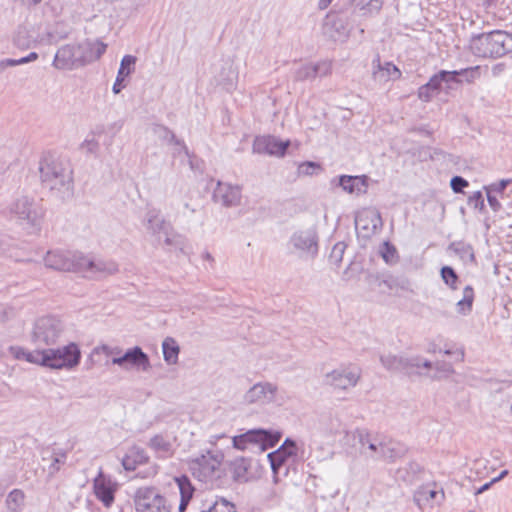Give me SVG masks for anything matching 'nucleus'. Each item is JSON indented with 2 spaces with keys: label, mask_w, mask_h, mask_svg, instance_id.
I'll list each match as a JSON object with an SVG mask.
<instances>
[{
  "label": "nucleus",
  "mask_w": 512,
  "mask_h": 512,
  "mask_svg": "<svg viewBox=\"0 0 512 512\" xmlns=\"http://www.w3.org/2000/svg\"><path fill=\"white\" fill-rule=\"evenodd\" d=\"M41 184L51 196L66 200L73 195V171L70 164L53 155H45L39 161Z\"/></svg>",
  "instance_id": "nucleus-1"
},
{
  "label": "nucleus",
  "mask_w": 512,
  "mask_h": 512,
  "mask_svg": "<svg viewBox=\"0 0 512 512\" xmlns=\"http://www.w3.org/2000/svg\"><path fill=\"white\" fill-rule=\"evenodd\" d=\"M10 215L16 218L30 235H40L46 210L40 201L28 195L15 198L8 206Z\"/></svg>",
  "instance_id": "nucleus-2"
},
{
  "label": "nucleus",
  "mask_w": 512,
  "mask_h": 512,
  "mask_svg": "<svg viewBox=\"0 0 512 512\" xmlns=\"http://www.w3.org/2000/svg\"><path fill=\"white\" fill-rule=\"evenodd\" d=\"M470 50L482 58H499L512 52V34L494 30L489 33L474 35L470 39Z\"/></svg>",
  "instance_id": "nucleus-3"
},
{
  "label": "nucleus",
  "mask_w": 512,
  "mask_h": 512,
  "mask_svg": "<svg viewBox=\"0 0 512 512\" xmlns=\"http://www.w3.org/2000/svg\"><path fill=\"white\" fill-rule=\"evenodd\" d=\"M30 357V363L51 369H73L80 363L81 351L78 345L71 342L63 347L36 350Z\"/></svg>",
  "instance_id": "nucleus-4"
},
{
  "label": "nucleus",
  "mask_w": 512,
  "mask_h": 512,
  "mask_svg": "<svg viewBox=\"0 0 512 512\" xmlns=\"http://www.w3.org/2000/svg\"><path fill=\"white\" fill-rule=\"evenodd\" d=\"M64 333L63 322L53 316L39 318L33 327L31 341L36 350L45 349L46 346L55 345Z\"/></svg>",
  "instance_id": "nucleus-5"
},
{
  "label": "nucleus",
  "mask_w": 512,
  "mask_h": 512,
  "mask_svg": "<svg viewBox=\"0 0 512 512\" xmlns=\"http://www.w3.org/2000/svg\"><path fill=\"white\" fill-rule=\"evenodd\" d=\"M282 434L279 431L252 429L247 432L233 436L232 444L237 450H245L249 447H257L265 451L274 447L280 440Z\"/></svg>",
  "instance_id": "nucleus-6"
},
{
  "label": "nucleus",
  "mask_w": 512,
  "mask_h": 512,
  "mask_svg": "<svg viewBox=\"0 0 512 512\" xmlns=\"http://www.w3.org/2000/svg\"><path fill=\"white\" fill-rule=\"evenodd\" d=\"M136 512H171L166 498L155 487H141L134 496Z\"/></svg>",
  "instance_id": "nucleus-7"
},
{
  "label": "nucleus",
  "mask_w": 512,
  "mask_h": 512,
  "mask_svg": "<svg viewBox=\"0 0 512 512\" xmlns=\"http://www.w3.org/2000/svg\"><path fill=\"white\" fill-rule=\"evenodd\" d=\"M289 243L300 254L314 258L319 250V236L317 227L311 225L296 230L290 237Z\"/></svg>",
  "instance_id": "nucleus-8"
},
{
  "label": "nucleus",
  "mask_w": 512,
  "mask_h": 512,
  "mask_svg": "<svg viewBox=\"0 0 512 512\" xmlns=\"http://www.w3.org/2000/svg\"><path fill=\"white\" fill-rule=\"evenodd\" d=\"M361 378V370L355 366H342L324 375V383L333 389L348 390Z\"/></svg>",
  "instance_id": "nucleus-9"
},
{
  "label": "nucleus",
  "mask_w": 512,
  "mask_h": 512,
  "mask_svg": "<svg viewBox=\"0 0 512 512\" xmlns=\"http://www.w3.org/2000/svg\"><path fill=\"white\" fill-rule=\"evenodd\" d=\"M80 257L78 252L51 250L46 253L44 264L49 269L78 273Z\"/></svg>",
  "instance_id": "nucleus-10"
},
{
  "label": "nucleus",
  "mask_w": 512,
  "mask_h": 512,
  "mask_svg": "<svg viewBox=\"0 0 512 512\" xmlns=\"http://www.w3.org/2000/svg\"><path fill=\"white\" fill-rule=\"evenodd\" d=\"M380 362L389 371H402L409 375L414 373L415 368L431 369L433 367L432 362L421 357L405 358L392 354L382 355Z\"/></svg>",
  "instance_id": "nucleus-11"
},
{
  "label": "nucleus",
  "mask_w": 512,
  "mask_h": 512,
  "mask_svg": "<svg viewBox=\"0 0 512 512\" xmlns=\"http://www.w3.org/2000/svg\"><path fill=\"white\" fill-rule=\"evenodd\" d=\"M78 273L84 277L100 279L118 272V265L113 261L91 260L81 254Z\"/></svg>",
  "instance_id": "nucleus-12"
},
{
  "label": "nucleus",
  "mask_w": 512,
  "mask_h": 512,
  "mask_svg": "<svg viewBox=\"0 0 512 512\" xmlns=\"http://www.w3.org/2000/svg\"><path fill=\"white\" fill-rule=\"evenodd\" d=\"M383 222L380 212L375 208H365L355 217L356 229L363 237H370L382 228Z\"/></svg>",
  "instance_id": "nucleus-13"
},
{
  "label": "nucleus",
  "mask_w": 512,
  "mask_h": 512,
  "mask_svg": "<svg viewBox=\"0 0 512 512\" xmlns=\"http://www.w3.org/2000/svg\"><path fill=\"white\" fill-rule=\"evenodd\" d=\"M112 363L124 369L133 367L141 371H148L151 368L148 355L138 346L128 349L121 356L114 357Z\"/></svg>",
  "instance_id": "nucleus-14"
},
{
  "label": "nucleus",
  "mask_w": 512,
  "mask_h": 512,
  "mask_svg": "<svg viewBox=\"0 0 512 512\" xmlns=\"http://www.w3.org/2000/svg\"><path fill=\"white\" fill-rule=\"evenodd\" d=\"M290 145V141H281L271 135L257 136L253 141V152L283 157Z\"/></svg>",
  "instance_id": "nucleus-15"
},
{
  "label": "nucleus",
  "mask_w": 512,
  "mask_h": 512,
  "mask_svg": "<svg viewBox=\"0 0 512 512\" xmlns=\"http://www.w3.org/2000/svg\"><path fill=\"white\" fill-rule=\"evenodd\" d=\"M299 448L297 443L287 438L284 443L274 452L268 454V459L271 464V468L274 473V482H278V471L282 467V465L286 462V460L290 457H296L298 454Z\"/></svg>",
  "instance_id": "nucleus-16"
},
{
  "label": "nucleus",
  "mask_w": 512,
  "mask_h": 512,
  "mask_svg": "<svg viewBox=\"0 0 512 512\" xmlns=\"http://www.w3.org/2000/svg\"><path fill=\"white\" fill-rule=\"evenodd\" d=\"M94 493L106 507H110L115 499L117 483L100 471L93 482Z\"/></svg>",
  "instance_id": "nucleus-17"
},
{
  "label": "nucleus",
  "mask_w": 512,
  "mask_h": 512,
  "mask_svg": "<svg viewBox=\"0 0 512 512\" xmlns=\"http://www.w3.org/2000/svg\"><path fill=\"white\" fill-rule=\"evenodd\" d=\"M401 454V450L391 440H385L378 436L366 457L373 460L394 461Z\"/></svg>",
  "instance_id": "nucleus-18"
},
{
  "label": "nucleus",
  "mask_w": 512,
  "mask_h": 512,
  "mask_svg": "<svg viewBox=\"0 0 512 512\" xmlns=\"http://www.w3.org/2000/svg\"><path fill=\"white\" fill-rule=\"evenodd\" d=\"M401 71L392 62L380 61V56L377 54L372 61V77L376 82L384 84L388 81H395L400 79Z\"/></svg>",
  "instance_id": "nucleus-19"
},
{
  "label": "nucleus",
  "mask_w": 512,
  "mask_h": 512,
  "mask_svg": "<svg viewBox=\"0 0 512 512\" xmlns=\"http://www.w3.org/2000/svg\"><path fill=\"white\" fill-rule=\"evenodd\" d=\"M145 225L149 233H151L159 244L164 234L168 233L171 225L160 216V211L157 209H150L145 216Z\"/></svg>",
  "instance_id": "nucleus-20"
},
{
  "label": "nucleus",
  "mask_w": 512,
  "mask_h": 512,
  "mask_svg": "<svg viewBox=\"0 0 512 512\" xmlns=\"http://www.w3.org/2000/svg\"><path fill=\"white\" fill-rule=\"evenodd\" d=\"M277 386L270 382H259L251 387L245 394L248 403L271 402L275 398Z\"/></svg>",
  "instance_id": "nucleus-21"
},
{
  "label": "nucleus",
  "mask_w": 512,
  "mask_h": 512,
  "mask_svg": "<svg viewBox=\"0 0 512 512\" xmlns=\"http://www.w3.org/2000/svg\"><path fill=\"white\" fill-rule=\"evenodd\" d=\"M230 471L233 480L239 483H246L257 477L250 458L241 457L234 460L230 464Z\"/></svg>",
  "instance_id": "nucleus-22"
},
{
  "label": "nucleus",
  "mask_w": 512,
  "mask_h": 512,
  "mask_svg": "<svg viewBox=\"0 0 512 512\" xmlns=\"http://www.w3.org/2000/svg\"><path fill=\"white\" fill-rule=\"evenodd\" d=\"M153 132L163 136L165 139H169L171 142H174L176 145L180 146L178 153H183L188 158V164L191 170L197 171L201 169V161L195 155L191 154L186 145L180 140L176 139L174 133L167 127L162 125H155L153 127Z\"/></svg>",
  "instance_id": "nucleus-23"
},
{
  "label": "nucleus",
  "mask_w": 512,
  "mask_h": 512,
  "mask_svg": "<svg viewBox=\"0 0 512 512\" xmlns=\"http://www.w3.org/2000/svg\"><path fill=\"white\" fill-rule=\"evenodd\" d=\"M338 185L342 187V189L354 195L365 194L368 189V177L366 175L362 176H349L342 175L338 179Z\"/></svg>",
  "instance_id": "nucleus-24"
},
{
  "label": "nucleus",
  "mask_w": 512,
  "mask_h": 512,
  "mask_svg": "<svg viewBox=\"0 0 512 512\" xmlns=\"http://www.w3.org/2000/svg\"><path fill=\"white\" fill-rule=\"evenodd\" d=\"M220 462L212 457L203 456L191 466L193 475L201 481H206L211 478L215 471L219 468Z\"/></svg>",
  "instance_id": "nucleus-25"
},
{
  "label": "nucleus",
  "mask_w": 512,
  "mask_h": 512,
  "mask_svg": "<svg viewBox=\"0 0 512 512\" xmlns=\"http://www.w3.org/2000/svg\"><path fill=\"white\" fill-rule=\"evenodd\" d=\"M76 49L73 45H64L58 49L53 65L57 69L70 70L74 67L76 62Z\"/></svg>",
  "instance_id": "nucleus-26"
},
{
  "label": "nucleus",
  "mask_w": 512,
  "mask_h": 512,
  "mask_svg": "<svg viewBox=\"0 0 512 512\" xmlns=\"http://www.w3.org/2000/svg\"><path fill=\"white\" fill-rule=\"evenodd\" d=\"M136 61L137 58L133 55H125L122 58L120 68L118 70L117 77L112 88L115 94L120 93V91L124 87L122 83L125 77L129 76L132 72H134Z\"/></svg>",
  "instance_id": "nucleus-27"
},
{
  "label": "nucleus",
  "mask_w": 512,
  "mask_h": 512,
  "mask_svg": "<svg viewBox=\"0 0 512 512\" xmlns=\"http://www.w3.org/2000/svg\"><path fill=\"white\" fill-rule=\"evenodd\" d=\"M83 55V62H92L98 60L106 51L107 45L101 41H87L77 46Z\"/></svg>",
  "instance_id": "nucleus-28"
},
{
  "label": "nucleus",
  "mask_w": 512,
  "mask_h": 512,
  "mask_svg": "<svg viewBox=\"0 0 512 512\" xmlns=\"http://www.w3.org/2000/svg\"><path fill=\"white\" fill-rule=\"evenodd\" d=\"M174 481L176 482L179 492H180V504L179 511L184 512L193 497L195 488L191 484L190 479L186 475H181L179 477H175Z\"/></svg>",
  "instance_id": "nucleus-29"
},
{
  "label": "nucleus",
  "mask_w": 512,
  "mask_h": 512,
  "mask_svg": "<svg viewBox=\"0 0 512 512\" xmlns=\"http://www.w3.org/2000/svg\"><path fill=\"white\" fill-rule=\"evenodd\" d=\"M148 461L145 451L139 447L131 448L122 459V466L126 471H134L138 465Z\"/></svg>",
  "instance_id": "nucleus-30"
},
{
  "label": "nucleus",
  "mask_w": 512,
  "mask_h": 512,
  "mask_svg": "<svg viewBox=\"0 0 512 512\" xmlns=\"http://www.w3.org/2000/svg\"><path fill=\"white\" fill-rule=\"evenodd\" d=\"M439 492L432 489L430 486H421L414 493V502L419 508H423L430 502L437 500L438 502L443 499L444 493L441 491L440 499L438 498Z\"/></svg>",
  "instance_id": "nucleus-31"
},
{
  "label": "nucleus",
  "mask_w": 512,
  "mask_h": 512,
  "mask_svg": "<svg viewBox=\"0 0 512 512\" xmlns=\"http://www.w3.org/2000/svg\"><path fill=\"white\" fill-rule=\"evenodd\" d=\"M149 446L163 458H167L173 454L172 444L163 435H155L150 439Z\"/></svg>",
  "instance_id": "nucleus-32"
},
{
  "label": "nucleus",
  "mask_w": 512,
  "mask_h": 512,
  "mask_svg": "<svg viewBox=\"0 0 512 512\" xmlns=\"http://www.w3.org/2000/svg\"><path fill=\"white\" fill-rule=\"evenodd\" d=\"M9 512H21L25 505V493L21 489H13L5 500Z\"/></svg>",
  "instance_id": "nucleus-33"
},
{
  "label": "nucleus",
  "mask_w": 512,
  "mask_h": 512,
  "mask_svg": "<svg viewBox=\"0 0 512 512\" xmlns=\"http://www.w3.org/2000/svg\"><path fill=\"white\" fill-rule=\"evenodd\" d=\"M162 350H163L164 360L168 364H176L177 363L180 349H179L177 342L173 338L167 337L164 339V341L162 343Z\"/></svg>",
  "instance_id": "nucleus-34"
},
{
  "label": "nucleus",
  "mask_w": 512,
  "mask_h": 512,
  "mask_svg": "<svg viewBox=\"0 0 512 512\" xmlns=\"http://www.w3.org/2000/svg\"><path fill=\"white\" fill-rule=\"evenodd\" d=\"M474 302V290L468 285L463 289V297L456 303V311L461 315H467L472 311Z\"/></svg>",
  "instance_id": "nucleus-35"
},
{
  "label": "nucleus",
  "mask_w": 512,
  "mask_h": 512,
  "mask_svg": "<svg viewBox=\"0 0 512 512\" xmlns=\"http://www.w3.org/2000/svg\"><path fill=\"white\" fill-rule=\"evenodd\" d=\"M455 74L456 73L454 72L442 70L433 75L427 84L434 92H436V94H438L441 89L442 82H453V80H455Z\"/></svg>",
  "instance_id": "nucleus-36"
},
{
  "label": "nucleus",
  "mask_w": 512,
  "mask_h": 512,
  "mask_svg": "<svg viewBox=\"0 0 512 512\" xmlns=\"http://www.w3.org/2000/svg\"><path fill=\"white\" fill-rule=\"evenodd\" d=\"M325 33L329 35V37L334 40L340 39L341 37H345L347 35L345 26L341 20H333L331 22H326L324 25Z\"/></svg>",
  "instance_id": "nucleus-37"
},
{
  "label": "nucleus",
  "mask_w": 512,
  "mask_h": 512,
  "mask_svg": "<svg viewBox=\"0 0 512 512\" xmlns=\"http://www.w3.org/2000/svg\"><path fill=\"white\" fill-rule=\"evenodd\" d=\"M333 454V451H331L330 449L324 447L323 445H318L314 449H311V452L307 457V460L311 461L309 465L314 462L319 463L331 459L333 457Z\"/></svg>",
  "instance_id": "nucleus-38"
},
{
  "label": "nucleus",
  "mask_w": 512,
  "mask_h": 512,
  "mask_svg": "<svg viewBox=\"0 0 512 512\" xmlns=\"http://www.w3.org/2000/svg\"><path fill=\"white\" fill-rule=\"evenodd\" d=\"M38 59V54L36 52H31L28 56L22 57L20 59H3L0 61V74L9 67H14L22 64H26Z\"/></svg>",
  "instance_id": "nucleus-39"
},
{
  "label": "nucleus",
  "mask_w": 512,
  "mask_h": 512,
  "mask_svg": "<svg viewBox=\"0 0 512 512\" xmlns=\"http://www.w3.org/2000/svg\"><path fill=\"white\" fill-rule=\"evenodd\" d=\"M161 243L169 247H174L183 250L185 245V239L181 235L175 233L173 231V228L171 227L169 232L163 235Z\"/></svg>",
  "instance_id": "nucleus-40"
},
{
  "label": "nucleus",
  "mask_w": 512,
  "mask_h": 512,
  "mask_svg": "<svg viewBox=\"0 0 512 512\" xmlns=\"http://www.w3.org/2000/svg\"><path fill=\"white\" fill-rule=\"evenodd\" d=\"M316 78L313 63H306L298 67L294 73L295 81L313 80Z\"/></svg>",
  "instance_id": "nucleus-41"
},
{
  "label": "nucleus",
  "mask_w": 512,
  "mask_h": 512,
  "mask_svg": "<svg viewBox=\"0 0 512 512\" xmlns=\"http://www.w3.org/2000/svg\"><path fill=\"white\" fill-rule=\"evenodd\" d=\"M441 278L446 285L452 290L458 289L459 277L455 270L450 266H444L441 268Z\"/></svg>",
  "instance_id": "nucleus-42"
},
{
  "label": "nucleus",
  "mask_w": 512,
  "mask_h": 512,
  "mask_svg": "<svg viewBox=\"0 0 512 512\" xmlns=\"http://www.w3.org/2000/svg\"><path fill=\"white\" fill-rule=\"evenodd\" d=\"M359 444H360V453L364 456L371 450L374 441L378 438L377 435H373L371 433L360 431L358 433Z\"/></svg>",
  "instance_id": "nucleus-43"
},
{
  "label": "nucleus",
  "mask_w": 512,
  "mask_h": 512,
  "mask_svg": "<svg viewBox=\"0 0 512 512\" xmlns=\"http://www.w3.org/2000/svg\"><path fill=\"white\" fill-rule=\"evenodd\" d=\"M321 171V165L313 161L302 162L297 168L298 176H312L318 174Z\"/></svg>",
  "instance_id": "nucleus-44"
},
{
  "label": "nucleus",
  "mask_w": 512,
  "mask_h": 512,
  "mask_svg": "<svg viewBox=\"0 0 512 512\" xmlns=\"http://www.w3.org/2000/svg\"><path fill=\"white\" fill-rule=\"evenodd\" d=\"M480 67L475 66L471 68L461 69L459 71H453L455 74V80L453 82H460L458 79L459 76H463L467 82H472L480 76L479 72Z\"/></svg>",
  "instance_id": "nucleus-45"
},
{
  "label": "nucleus",
  "mask_w": 512,
  "mask_h": 512,
  "mask_svg": "<svg viewBox=\"0 0 512 512\" xmlns=\"http://www.w3.org/2000/svg\"><path fill=\"white\" fill-rule=\"evenodd\" d=\"M241 200V190L238 186L226 187V206L238 205Z\"/></svg>",
  "instance_id": "nucleus-46"
},
{
  "label": "nucleus",
  "mask_w": 512,
  "mask_h": 512,
  "mask_svg": "<svg viewBox=\"0 0 512 512\" xmlns=\"http://www.w3.org/2000/svg\"><path fill=\"white\" fill-rule=\"evenodd\" d=\"M315 68V75L320 77H325L331 74L332 72V62L331 61H320L317 63H313Z\"/></svg>",
  "instance_id": "nucleus-47"
},
{
  "label": "nucleus",
  "mask_w": 512,
  "mask_h": 512,
  "mask_svg": "<svg viewBox=\"0 0 512 512\" xmlns=\"http://www.w3.org/2000/svg\"><path fill=\"white\" fill-rule=\"evenodd\" d=\"M468 204L474 209L482 211L485 207V203L481 191H476L472 195H470L468 198Z\"/></svg>",
  "instance_id": "nucleus-48"
},
{
  "label": "nucleus",
  "mask_w": 512,
  "mask_h": 512,
  "mask_svg": "<svg viewBox=\"0 0 512 512\" xmlns=\"http://www.w3.org/2000/svg\"><path fill=\"white\" fill-rule=\"evenodd\" d=\"M80 148L84 153L93 154L98 151L99 142L94 137L87 138L82 142Z\"/></svg>",
  "instance_id": "nucleus-49"
},
{
  "label": "nucleus",
  "mask_w": 512,
  "mask_h": 512,
  "mask_svg": "<svg viewBox=\"0 0 512 512\" xmlns=\"http://www.w3.org/2000/svg\"><path fill=\"white\" fill-rule=\"evenodd\" d=\"M468 185V181L461 176H454L450 181V186L455 193L463 192V189Z\"/></svg>",
  "instance_id": "nucleus-50"
},
{
  "label": "nucleus",
  "mask_w": 512,
  "mask_h": 512,
  "mask_svg": "<svg viewBox=\"0 0 512 512\" xmlns=\"http://www.w3.org/2000/svg\"><path fill=\"white\" fill-rule=\"evenodd\" d=\"M436 95V92H434L429 86L428 84H424L422 85L419 89H418V97L420 100H422L423 102H429L434 96Z\"/></svg>",
  "instance_id": "nucleus-51"
},
{
  "label": "nucleus",
  "mask_w": 512,
  "mask_h": 512,
  "mask_svg": "<svg viewBox=\"0 0 512 512\" xmlns=\"http://www.w3.org/2000/svg\"><path fill=\"white\" fill-rule=\"evenodd\" d=\"M11 354L16 358V359H22L24 358L27 362L30 363V357L28 355H33L36 353V350L33 351V352H28V351H25L23 348L19 347V346H11L9 348Z\"/></svg>",
  "instance_id": "nucleus-52"
},
{
  "label": "nucleus",
  "mask_w": 512,
  "mask_h": 512,
  "mask_svg": "<svg viewBox=\"0 0 512 512\" xmlns=\"http://www.w3.org/2000/svg\"><path fill=\"white\" fill-rule=\"evenodd\" d=\"M512 182L511 179H502L497 183H493L488 187H485L486 191L503 193L506 187Z\"/></svg>",
  "instance_id": "nucleus-53"
},
{
  "label": "nucleus",
  "mask_w": 512,
  "mask_h": 512,
  "mask_svg": "<svg viewBox=\"0 0 512 512\" xmlns=\"http://www.w3.org/2000/svg\"><path fill=\"white\" fill-rule=\"evenodd\" d=\"M345 250V244L342 242L336 243L332 249L330 258L335 262L339 263L342 260Z\"/></svg>",
  "instance_id": "nucleus-54"
},
{
  "label": "nucleus",
  "mask_w": 512,
  "mask_h": 512,
  "mask_svg": "<svg viewBox=\"0 0 512 512\" xmlns=\"http://www.w3.org/2000/svg\"><path fill=\"white\" fill-rule=\"evenodd\" d=\"M383 6V0H370L363 9H366L370 14L379 13Z\"/></svg>",
  "instance_id": "nucleus-55"
},
{
  "label": "nucleus",
  "mask_w": 512,
  "mask_h": 512,
  "mask_svg": "<svg viewBox=\"0 0 512 512\" xmlns=\"http://www.w3.org/2000/svg\"><path fill=\"white\" fill-rule=\"evenodd\" d=\"M434 368L439 372L445 373L446 375H450V374L454 373V369L450 363L436 362L434 364Z\"/></svg>",
  "instance_id": "nucleus-56"
},
{
  "label": "nucleus",
  "mask_w": 512,
  "mask_h": 512,
  "mask_svg": "<svg viewBox=\"0 0 512 512\" xmlns=\"http://www.w3.org/2000/svg\"><path fill=\"white\" fill-rule=\"evenodd\" d=\"M65 453L56 454L53 458V462L50 466V473H55L59 470V464L64 462L65 459Z\"/></svg>",
  "instance_id": "nucleus-57"
},
{
  "label": "nucleus",
  "mask_w": 512,
  "mask_h": 512,
  "mask_svg": "<svg viewBox=\"0 0 512 512\" xmlns=\"http://www.w3.org/2000/svg\"><path fill=\"white\" fill-rule=\"evenodd\" d=\"M459 245L461 246V248L456 249V251L461 252L463 257L467 256L471 261H474L475 257L472 247L470 245H466L463 243Z\"/></svg>",
  "instance_id": "nucleus-58"
},
{
  "label": "nucleus",
  "mask_w": 512,
  "mask_h": 512,
  "mask_svg": "<svg viewBox=\"0 0 512 512\" xmlns=\"http://www.w3.org/2000/svg\"><path fill=\"white\" fill-rule=\"evenodd\" d=\"M443 352H444L445 355H454L455 356V360L458 361V362H463L464 361L465 352H464L463 348L456 349L454 351L450 350V349H446Z\"/></svg>",
  "instance_id": "nucleus-59"
},
{
  "label": "nucleus",
  "mask_w": 512,
  "mask_h": 512,
  "mask_svg": "<svg viewBox=\"0 0 512 512\" xmlns=\"http://www.w3.org/2000/svg\"><path fill=\"white\" fill-rule=\"evenodd\" d=\"M487 192V201L490 205V207L494 210V211H498L500 210L501 208V204L500 202L498 201V199L492 195V192L490 191H486Z\"/></svg>",
  "instance_id": "nucleus-60"
},
{
  "label": "nucleus",
  "mask_w": 512,
  "mask_h": 512,
  "mask_svg": "<svg viewBox=\"0 0 512 512\" xmlns=\"http://www.w3.org/2000/svg\"><path fill=\"white\" fill-rule=\"evenodd\" d=\"M385 252H383V258L386 262L390 261V258L394 257V254L396 253V249L393 246H390L389 243H385Z\"/></svg>",
  "instance_id": "nucleus-61"
},
{
  "label": "nucleus",
  "mask_w": 512,
  "mask_h": 512,
  "mask_svg": "<svg viewBox=\"0 0 512 512\" xmlns=\"http://www.w3.org/2000/svg\"><path fill=\"white\" fill-rule=\"evenodd\" d=\"M236 80H237V74H235L232 77H229L228 79H226V91H228V90H230V89L235 87Z\"/></svg>",
  "instance_id": "nucleus-62"
},
{
  "label": "nucleus",
  "mask_w": 512,
  "mask_h": 512,
  "mask_svg": "<svg viewBox=\"0 0 512 512\" xmlns=\"http://www.w3.org/2000/svg\"><path fill=\"white\" fill-rule=\"evenodd\" d=\"M369 280H370V283H376L379 287H381L382 285L388 286L387 281L380 280L377 277H372L371 276V277H369Z\"/></svg>",
  "instance_id": "nucleus-63"
},
{
  "label": "nucleus",
  "mask_w": 512,
  "mask_h": 512,
  "mask_svg": "<svg viewBox=\"0 0 512 512\" xmlns=\"http://www.w3.org/2000/svg\"><path fill=\"white\" fill-rule=\"evenodd\" d=\"M493 484L494 483H491V481L488 483H485L483 486H481L480 488L477 489L475 494L479 495V494L483 493L484 491L488 490L491 487V485H493Z\"/></svg>",
  "instance_id": "nucleus-64"
}]
</instances>
